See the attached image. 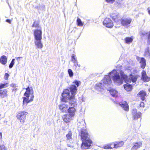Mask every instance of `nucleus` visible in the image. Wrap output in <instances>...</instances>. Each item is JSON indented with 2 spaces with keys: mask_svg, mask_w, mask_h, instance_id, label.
<instances>
[{
  "mask_svg": "<svg viewBox=\"0 0 150 150\" xmlns=\"http://www.w3.org/2000/svg\"><path fill=\"white\" fill-rule=\"evenodd\" d=\"M118 104L121 106L124 110L128 112L129 110V107L126 101H122Z\"/></svg>",
  "mask_w": 150,
  "mask_h": 150,
  "instance_id": "12",
  "label": "nucleus"
},
{
  "mask_svg": "<svg viewBox=\"0 0 150 150\" xmlns=\"http://www.w3.org/2000/svg\"><path fill=\"white\" fill-rule=\"evenodd\" d=\"M99 84L100 85H102V83H100Z\"/></svg>",
  "mask_w": 150,
  "mask_h": 150,
  "instance_id": "52",
  "label": "nucleus"
},
{
  "mask_svg": "<svg viewBox=\"0 0 150 150\" xmlns=\"http://www.w3.org/2000/svg\"><path fill=\"white\" fill-rule=\"evenodd\" d=\"M2 139V133L1 132H0V139Z\"/></svg>",
  "mask_w": 150,
  "mask_h": 150,
  "instance_id": "49",
  "label": "nucleus"
},
{
  "mask_svg": "<svg viewBox=\"0 0 150 150\" xmlns=\"http://www.w3.org/2000/svg\"><path fill=\"white\" fill-rule=\"evenodd\" d=\"M28 115V113L27 112L21 111L18 112L16 117L19 120L20 122L23 124L25 122L26 117Z\"/></svg>",
  "mask_w": 150,
  "mask_h": 150,
  "instance_id": "5",
  "label": "nucleus"
},
{
  "mask_svg": "<svg viewBox=\"0 0 150 150\" xmlns=\"http://www.w3.org/2000/svg\"><path fill=\"white\" fill-rule=\"evenodd\" d=\"M147 33H144H144H142V35H146V34H147Z\"/></svg>",
  "mask_w": 150,
  "mask_h": 150,
  "instance_id": "50",
  "label": "nucleus"
},
{
  "mask_svg": "<svg viewBox=\"0 0 150 150\" xmlns=\"http://www.w3.org/2000/svg\"><path fill=\"white\" fill-rule=\"evenodd\" d=\"M6 21L10 24L11 23V21L9 19H7L6 20Z\"/></svg>",
  "mask_w": 150,
  "mask_h": 150,
  "instance_id": "47",
  "label": "nucleus"
},
{
  "mask_svg": "<svg viewBox=\"0 0 150 150\" xmlns=\"http://www.w3.org/2000/svg\"><path fill=\"white\" fill-rule=\"evenodd\" d=\"M144 56H150L149 49V47L147 48L146 50L144 53Z\"/></svg>",
  "mask_w": 150,
  "mask_h": 150,
  "instance_id": "34",
  "label": "nucleus"
},
{
  "mask_svg": "<svg viewBox=\"0 0 150 150\" xmlns=\"http://www.w3.org/2000/svg\"><path fill=\"white\" fill-rule=\"evenodd\" d=\"M18 90V88L17 87H16V88H13L12 91L13 92H16Z\"/></svg>",
  "mask_w": 150,
  "mask_h": 150,
  "instance_id": "46",
  "label": "nucleus"
},
{
  "mask_svg": "<svg viewBox=\"0 0 150 150\" xmlns=\"http://www.w3.org/2000/svg\"><path fill=\"white\" fill-rule=\"evenodd\" d=\"M72 117H70L69 114H65L62 116L63 120L66 123H68L70 122L71 120H72Z\"/></svg>",
  "mask_w": 150,
  "mask_h": 150,
  "instance_id": "20",
  "label": "nucleus"
},
{
  "mask_svg": "<svg viewBox=\"0 0 150 150\" xmlns=\"http://www.w3.org/2000/svg\"><path fill=\"white\" fill-rule=\"evenodd\" d=\"M34 35L35 40L42 39V31L41 27L39 29H36L34 31Z\"/></svg>",
  "mask_w": 150,
  "mask_h": 150,
  "instance_id": "8",
  "label": "nucleus"
},
{
  "mask_svg": "<svg viewBox=\"0 0 150 150\" xmlns=\"http://www.w3.org/2000/svg\"><path fill=\"white\" fill-rule=\"evenodd\" d=\"M7 61V58L6 56L3 55L0 57V62L1 64L4 65L6 64Z\"/></svg>",
  "mask_w": 150,
  "mask_h": 150,
  "instance_id": "25",
  "label": "nucleus"
},
{
  "mask_svg": "<svg viewBox=\"0 0 150 150\" xmlns=\"http://www.w3.org/2000/svg\"><path fill=\"white\" fill-rule=\"evenodd\" d=\"M140 107L142 108H144V102H140Z\"/></svg>",
  "mask_w": 150,
  "mask_h": 150,
  "instance_id": "43",
  "label": "nucleus"
},
{
  "mask_svg": "<svg viewBox=\"0 0 150 150\" xmlns=\"http://www.w3.org/2000/svg\"><path fill=\"white\" fill-rule=\"evenodd\" d=\"M23 89L26 90V91L24 94V95L25 96L23 97V106L24 107V105L26 106L28 103L33 101L34 96V91L32 86H30L29 85L27 88H24Z\"/></svg>",
  "mask_w": 150,
  "mask_h": 150,
  "instance_id": "3",
  "label": "nucleus"
},
{
  "mask_svg": "<svg viewBox=\"0 0 150 150\" xmlns=\"http://www.w3.org/2000/svg\"><path fill=\"white\" fill-rule=\"evenodd\" d=\"M141 79L145 82H148L150 81V77L147 76L146 71L143 70L141 72Z\"/></svg>",
  "mask_w": 150,
  "mask_h": 150,
  "instance_id": "11",
  "label": "nucleus"
},
{
  "mask_svg": "<svg viewBox=\"0 0 150 150\" xmlns=\"http://www.w3.org/2000/svg\"><path fill=\"white\" fill-rule=\"evenodd\" d=\"M139 63L140 64L141 68L142 69H144L146 65V59L144 57L141 58Z\"/></svg>",
  "mask_w": 150,
  "mask_h": 150,
  "instance_id": "24",
  "label": "nucleus"
},
{
  "mask_svg": "<svg viewBox=\"0 0 150 150\" xmlns=\"http://www.w3.org/2000/svg\"><path fill=\"white\" fill-rule=\"evenodd\" d=\"M147 9L149 14L150 15V7H148Z\"/></svg>",
  "mask_w": 150,
  "mask_h": 150,
  "instance_id": "48",
  "label": "nucleus"
},
{
  "mask_svg": "<svg viewBox=\"0 0 150 150\" xmlns=\"http://www.w3.org/2000/svg\"><path fill=\"white\" fill-rule=\"evenodd\" d=\"M132 22V19L129 17L122 18L120 22L122 26L126 27H129Z\"/></svg>",
  "mask_w": 150,
  "mask_h": 150,
  "instance_id": "6",
  "label": "nucleus"
},
{
  "mask_svg": "<svg viewBox=\"0 0 150 150\" xmlns=\"http://www.w3.org/2000/svg\"><path fill=\"white\" fill-rule=\"evenodd\" d=\"M71 60L73 62L77 61V60L76 59V57L74 54H73L71 56Z\"/></svg>",
  "mask_w": 150,
  "mask_h": 150,
  "instance_id": "40",
  "label": "nucleus"
},
{
  "mask_svg": "<svg viewBox=\"0 0 150 150\" xmlns=\"http://www.w3.org/2000/svg\"><path fill=\"white\" fill-rule=\"evenodd\" d=\"M148 42H150V31L149 32V34L148 35Z\"/></svg>",
  "mask_w": 150,
  "mask_h": 150,
  "instance_id": "45",
  "label": "nucleus"
},
{
  "mask_svg": "<svg viewBox=\"0 0 150 150\" xmlns=\"http://www.w3.org/2000/svg\"><path fill=\"white\" fill-rule=\"evenodd\" d=\"M142 142H139L134 143L133 146L131 148V150H137L142 146Z\"/></svg>",
  "mask_w": 150,
  "mask_h": 150,
  "instance_id": "22",
  "label": "nucleus"
},
{
  "mask_svg": "<svg viewBox=\"0 0 150 150\" xmlns=\"http://www.w3.org/2000/svg\"><path fill=\"white\" fill-rule=\"evenodd\" d=\"M138 76L137 75H134L131 74L129 75V81L128 82H132L133 83H135L137 81Z\"/></svg>",
  "mask_w": 150,
  "mask_h": 150,
  "instance_id": "21",
  "label": "nucleus"
},
{
  "mask_svg": "<svg viewBox=\"0 0 150 150\" xmlns=\"http://www.w3.org/2000/svg\"><path fill=\"white\" fill-rule=\"evenodd\" d=\"M77 25L78 26L82 27L83 25V23L81 20L79 18H77L76 20Z\"/></svg>",
  "mask_w": 150,
  "mask_h": 150,
  "instance_id": "31",
  "label": "nucleus"
},
{
  "mask_svg": "<svg viewBox=\"0 0 150 150\" xmlns=\"http://www.w3.org/2000/svg\"><path fill=\"white\" fill-rule=\"evenodd\" d=\"M73 63H74V66H75L76 67V69L79 70L80 69V67H81V65L77 62V61L74 62Z\"/></svg>",
  "mask_w": 150,
  "mask_h": 150,
  "instance_id": "32",
  "label": "nucleus"
},
{
  "mask_svg": "<svg viewBox=\"0 0 150 150\" xmlns=\"http://www.w3.org/2000/svg\"><path fill=\"white\" fill-rule=\"evenodd\" d=\"M9 76V75L8 73H6L4 75V79L6 80H8Z\"/></svg>",
  "mask_w": 150,
  "mask_h": 150,
  "instance_id": "41",
  "label": "nucleus"
},
{
  "mask_svg": "<svg viewBox=\"0 0 150 150\" xmlns=\"http://www.w3.org/2000/svg\"><path fill=\"white\" fill-rule=\"evenodd\" d=\"M114 71L116 72L115 74L112 76V80L114 82H117L120 80V77L118 72H117L116 70H113L112 71L110 72L109 74H110L113 73Z\"/></svg>",
  "mask_w": 150,
  "mask_h": 150,
  "instance_id": "18",
  "label": "nucleus"
},
{
  "mask_svg": "<svg viewBox=\"0 0 150 150\" xmlns=\"http://www.w3.org/2000/svg\"><path fill=\"white\" fill-rule=\"evenodd\" d=\"M72 132L71 131H69L68 133L66 135V137L67 138V140H71L72 139Z\"/></svg>",
  "mask_w": 150,
  "mask_h": 150,
  "instance_id": "30",
  "label": "nucleus"
},
{
  "mask_svg": "<svg viewBox=\"0 0 150 150\" xmlns=\"http://www.w3.org/2000/svg\"><path fill=\"white\" fill-rule=\"evenodd\" d=\"M8 86V83H0V98H4L8 96V91L6 88Z\"/></svg>",
  "mask_w": 150,
  "mask_h": 150,
  "instance_id": "4",
  "label": "nucleus"
},
{
  "mask_svg": "<svg viewBox=\"0 0 150 150\" xmlns=\"http://www.w3.org/2000/svg\"><path fill=\"white\" fill-rule=\"evenodd\" d=\"M120 74L121 79H123L125 82H128L129 81L128 76L125 74L123 71L120 72Z\"/></svg>",
  "mask_w": 150,
  "mask_h": 150,
  "instance_id": "23",
  "label": "nucleus"
},
{
  "mask_svg": "<svg viewBox=\"0 0 150 150\" xmlns=\"http://www.w3.org/2000/svg\"><path fill=\"white\" fill-rule=\"evenodd\" d=\"M79 135L82 142L81 144V149H89L91 146L92 142L89 138V135L86 127L81 128Z\"/></svg>",
  "mask_w": 150,
  "mask_h": 150,
  "instance_id": "1",
  "label": "nucleus"
},
{
  "mask_svg": "<svg viewBox=\"0 0 150 150\" xmlns=\"http://www.w3.org/2000/svg\"><path fill=\"white\" fill-rule=\"evenodd\" d=\"M41 40H35V43L38 48L41 49L43 47V45L41 42Z\"/></svg>",
  "mask_w": 150,
  "mask_h": 150,
  "instance_id": "26",
  "label": "nucleus"
},
{
  "mask_svg": "<svg viewBox=\"0 0 150 150\" xmlns=\"http://www.w3.org/2000/svg\"><path fill=\"white\" fill-rule=\"evenodd\" d=\"M149 91L150 92V88L149 89Z\"/></svg>",
  "mask_w": 150,
  "mask_h": 150,
  "instance_id": "53",
  "label": "nucleus"
},
{
  "mask_svg": "<svg viewBox=\"0 0 150 150\" xmlns=\"http://www.w3.org/2000/svg\"><path fill=\"white\" fill-rule=\"evenodd\" d=\"M67 111L70 116L73 117L75 115V113L76 112V109L75 107H69Z\"/></svg>",
  "mask_w": 150,
  "mask_h": 150,
  "instance_id": "13",
  "label": "nucleus"
},
{
  "mask_svg": "<svg viewBox=\"0 0 150 150\" xmlns=\"http://www.w3.org/2000/svg\"><path fill=\"white\" fill-rule=\"evenodd\" d=\"M62 98L61 99L62 101L64 102H67L66 99L69 98L70 96V91L68 89H64L62 93Z\"/></svg>",
  "mask_w": 150,
  "mask_h": 150,
  "instance_id": "7",
  "label": "nucleus"
},
{
  "mask_svg": "<svg viewBox=\"0 0 150 150\" xmlns=\"http://www.w3.org/2000/svg\"><path fill=\"white\" fill-rule=\"evenodd\" d=\"M137 96L140 98L142 100L144 101L146 99V92L142 90L139 92L137 94Z\"/></svg>",
  "mask_w": 150,
  "mask_h": 150,
  "instance_id": "17",
  "label": "nucleus"
},
{
  "mask_svg": "<svg viewBox=\"0 0 150 150\" xmlns=\"http://www.w3.org/2000/svg\"><path fill=\"white\" fill-rule=\"evenodd\" d=\"M131 114L133 120H135L140 118L142 116V113L139 112H137L136 109H133L132 110Z\"/></svg>",
  "mask_w": 150,
  "mask_h": 150,
  "instance_id": "9",
  "label": "nucleus"
},
{
  "mask_svg": "<svg viewBox=\"0 0 150 150\" xmlns=\"http://www.w3.org/2000/svg\"><path fill=\"white\" fill-rule=\"evenodd\" d=\"M32 27L38 28H39L41 27L39 25V24L35 21L34 22L32 25Z\"/></svg>",
  "mask_w": 150,
  "mask_h": 150,
  "instance_id": "35",
  "label": "nucleus"
},
{
  "mask_svg": "<svg viewBox=\"0 0 150 150\" xmlns=\"http://www.w3.org/2000/svg\"><path fill=\"white\" fill-rule=\"evenodd\" d=\"M14 61H15V59H12L11 63H10L9 65V68H10V69L11 68L13 67V66L14 64V63H15Z\"/></svg>",
  "mask_w": 150,
  "mask_h": 150,
  "instance_id": "37",
  "label": "nucleus"
},
{
  "mask_svg": "<svg viewBox=\"0 0 150 150\" xmlns=\"http://www.w3.org/2000/svg\"><path fill=\"white\" fill-rule=\"evenodd\" d=\"M21 58H22V57H17L16 58L17 59H19Z\"/></svg>",
  "mask_w": 150,
  "mask_h": 150,
  "instance_id": "51",
  "label": "nucleus"
},
{
  "mask_svg": "<svg viewBox=\"0 0 150 150\" xmlns=\"http://www.w3.org/2000/svg\"><path fill=\"white\" fill-rule=\"evenodd\" d=\"M102 81L103 83L105 84H109L111 83V80L110 77L108 75H105L104 78L102 79Z\"/></svg>",
  "mask_w": 150,
  "mask_h": 150,
  "instance_id": "19",
  "label": "nucleus"
},
{
  "mask_svg": "<svg viewBox=\"0 0 150 150\" xmlns=\"http://www.w3.org/2000/svg\"><path fill=\"white\" fill-rule=\"evenodd\" d=\"M103 25L106 27L111 28L114 26L113 23L111 20L109 18H106L103 22Z\"/></svg>",
  "mask_w": 150,
  "mask_h": 150,
  "instance_id": "10",
  "label": "nucleus"
},
{
  "mask_svg": "<svg viewBox=\"0 0 150 150\" xmlns=\"http://www.w3.org/2000/svg\"><path fill=\"white\" fill-rule=\"evenodd\" d=\"M59 109L62 112H66L68 109V105L67 104L64 103L60 104L59 105Z\"/></svg>",
  "mask_w": 150,
  "mask_h": 150,
  "instance_id": "16",
  "label": "nucleus"
},
{
  "mask_svg": "<svg viewBox=\"0 0 150 150\" xmlns=\"http://www.w3.org/2000/svg\"><path fill=\"white\" fill-rule=\"evenodd\" d=\"M133 36H131V37H126L124 40L125 42L126 43L129 44L130 43H131L133 40Z\"/></svg>",
  "mask_w": 150,
  "mask_h": 150,
  "instance_id": "28",
  "label": "nucleus"
},
{
  "mask_svg": "<svg viewBox=\"0 0 150 150\" xmlns=\"http://www.w3.org/2000/svg\"><path fill=\"white\" fill-rule=\"evenodd\" d=\"M139 126L136 127V125H134L133 129L134 130V132L136 133H137V132L138 130L139 129Z\"/></svg>",
  "mask_w": 150,
  "mask_h": 150,
  "instance_id": "38",
  "label": "nucleus"
},
{
  "mask_svg": "<svg viewBox=\"0 0 150 150\" xmlns=\"http://www.w3.org/2000/svg\"><path fill=\"white\" fill-rule=\"evenodd\" d=\"M111 18L113 21L115 23H119L121 19V17L118 14L113 13L111 14L110 15Z\"/></svg>",
  "mask_w": 150,
  "mask_h": 150,
  "instance_id": "15",
  "label": "nucleus"
},
{
  "mask_svg": "<svg viewBox=\"0 0 150 150\" xmlns=\"http://www.w3.org/2000/svg\"><path fill=\"white\" fill-rule=\"evenodd\" d=\"M104 148L105 149H113L112 143L104 146Z\"/></svg>",
  "mask_w": 150,
  "mask_h": 150,
  "instance_id": "33",
  "label": "nucleus"
},
{
  "mask_svg": "<svg viewBox=\"0 0 150 150\" xmlns=\"http://www.w3.org/2000/svg\"><path fill=\"white\" fill-rule=\"evenodd\" d=\"M68 71L70 77H72L73 76V73L72 70L70 69H69Z\"/></svg>",
  "mask_w": 150,
  "mask_h": 150,
  "instance_id": "39",
  "label": "nucleus"
},
{
  "mask_svg": "<svg viewBox=\"0 0 150 150\" xmlns=\"http://www.w3.org/2000/svg\"><path fill=\"white\" fill-rule=\"evenodd\" d=\"M11 86L12 88H16V87H17V86H16V85L15 84L12 83L11 85Z\"/></svg>",
  "mask_w": 150,
  "mask_h": 150,
  "instance_id": "44",
  "label": "nucleus"
},
{
  "mask_svg": "<svg viewBox=\"0 0 150 150\" xmlns=\"http://www.w3.org/2000/svg\"><path fill=\"white\" fill-rule=\"evenodd\" d=\"M113 148L117 149L123 146L124 142L122 141H117L112 142Z\"/></svg>",
  "mask_w": 150,
  "mask_h": 150,
  "instance_id": "14",
  "label": "nucleus"
},
{
  "mask_svg": "<svg viewBox=\"0 0 150 150\" xmlns=\"http://www.w3.org/2000/svg\"><path fill=\"white\" fill-rule=\"evenodd\" d=\"M7 147L4 144H0V150H7Z\"/></svg>",
  "mask_w": 150,
  "mask_h": 150,
  "instance_id": "36",
  "label": "nucleus"
},
{
  "mask_svg": "<svg viewBox=\"0 0 150 150\" xmlns=\"http://www.w3.org/2000/svg\"><path fill=\"white\" fill-rule=\"evenodd\" d=\"M72 83L75 84L76 86L75 85H71L69 88L70 91L72 95L69 98V103L71 106V107H75L77 105V104L76 102L74 101L75 96L77 90V88L80 84L81 82L79 81L75 80Z\"/></svg>",
  "mask_w": 150,
  "mask_h": 150,
  "instance_id": "2",
  "label": "nucleus"
},
{
  "mask_svg": "<svg viewBox=\"0 0 150 150\" xmlns=\"http://www.w3.org/2000/svg\"><path fill=\"white\" fill-rule=\"evenodd\" d=\"M109 92L112 97H116L117 96V91L113 89H111L109 90Z\"/></svg>",
  "mask_w": 150,
  "mask_h": 150,
  "instance_id": "27",
  "label": "nucleus"
},
{
  "mask_svg": "<svg viewBox=\"0 0 150 150\" xmlns=\"http://www.w3.org/2000/svg\"><path fill=\"white\" fill-rule=\"evenodd\" d=\"M125 89L127 91H130L132 90V86L129 84L126 83L124 85Z\"/></svg>",
  "mask_w": 150,
  "mask_h": 150,
  "instance_id": "29",
  "label": "nucleus"
},
{
  "mask_svg": "<svg viewBox=\"0 0 150 150\" xmlns=\"http://www.w3.org/2000/svg\"><path fill=\"white\" fill-rule=\"evenodd\" d=\"M108 3H113L115 1V0H105Z\"/></svg>",
  "mask_w": 150,
  "mask_h": 150,
  "instance_id": "42",
  "label": "nucleus"
}]
</instances>
